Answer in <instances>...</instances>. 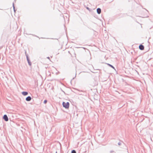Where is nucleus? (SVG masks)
<instances>
[{"instance_id":"1","label":"nucleus","mask_w":153,"mask_h":153,"mask_svg":"<svg viewBox=\"0 0 153 153\" xmlns=\"http://www.w3.org/2000/svg\"><path fill=\"white\" fill-rule=\"evenodd\" d=\"M63 106L66 108L68 109L69 108V103L68 102H63L62 103Z\"/></svg>"},{"instance_id":"2","label":"nucleus","mask_w":153,"mask_h":153,"mask_svg":"<svg viewBox=\"0 0 153 153\" xmlns=\"http://www.w3.org/2000/svg\"><path fill=\"white\" fill-rule=\"evenodd\" d=\"M3 118L6 121H7L8 120V118L6 115H4Z\"/></svg>"},{"instance_id":"6","label":"nucleus","mask_w":153,"mask_h":153,"mask_svg":"<svg viewBox=\"0 0 153 153\" xmlns=\"http://www.w3.org/2000/svg\"><path fill=\"white\" fill-rule=\"evenodd\" d=\"M22 94L24 96H26L28 94V93L27 92L23 91L22 92Z\"/></svg>"},{"instance_id":"10","label":"nucleus","mask_w":153,"mask_h":153,"mask_svg":"<svg viewBox=\"0 0 153 153\" xmlns=\"http://www.w3.org/2000/svg\"><path fill=\"white\" fill-rule=\"evenodd\" d=\"M56 153H57V152H56Z\"/></svg>"},{"instance_id":"9","label":"nucleus","mask_w":153,"mask_h":153,"mask_svg":"<svg viewBox=\"0 0 153 153\" xmlns=\"http://www.w3.org/2000/svg\"><path fill=\"white\" fill-rule=\"evenodd\" d=\"M47 102V101L46 100H44V102L45 104H46Z\"/></svg>"},{"instance_id":"4","label":"nucleus","mask_w":153,"mask_h":153,"mask_svg":"<svg viewBox=\"0 0 153 153\" xmlns=\"http://www.w3.org/2000/svg\"><path fill=\"white\" fill-rule=\"evenodd\" d=\"M31 98L30 96L28 97L26 99V100L27 101H30L31 100Z\"/></svg>"},{"instance_id":"8","label":"nucleus","mask_w":153,"mask_h":153,"mask_svg":"<svg viewBox=\"0 0 153 153\" xmlns=\"http://www.w3.org/2000/svg\"><path fill=\"white\" fill-rule=\"evenodd\" d=\"M71 153H76V151L75 150H73L71 151Z\"/></svg>"},{"instance_id":"7","label":"nucleus","mask_w":153,"mask_h":153,"mask_svg":"<svg viewBox=\"0 0 153 153\" xmlns=\"http://www.w3.org/2000/svg\"><path fill=\"white\" fill-rule=\"evenodd\" d=\"M107 64L109 66L111 67L112 68H113L114 69H115V68L112 65H111L110 64Z\"/></svg>"},{"instance_id":"3","label":"nucleus","mask_w":153,"mask_h":153,"mask_svg":"<svg viewBox=\"0 0 153 153\" xmlns=\"http://www.w3.org/2000/svg\"><path fill=\"white\" fill-rule=\"evenodd\" d=\"M139 48L140 50H143L144 49V47L143 45H141L139 46Z\"/></svg>"},{"instance_id":"5","label":"nucleus","mask_w":153,"mask_h":153,"mask_svg":"<svg viewBox=\"0 0 153 153\" xmlns=\"http://www.w3.org/2000/svg\"><path fill=\"white\" fill-rule=\"evenodd\" d=\"M97 13L99 14L101 12V10L100 9L98 8L97 9Z\"/></svg>"}]
</instances>
